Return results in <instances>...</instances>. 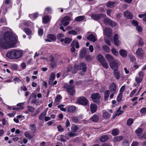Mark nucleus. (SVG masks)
<instances>
[{
	"instance_id": "obj_1",
	"label": "nucleus",
	"mask_w": 146,
	"mask_h": 146,
	"mask_svg": "<svg viewBox=\"0 0 146 146\" xmlns=\"http://www.w3.org/2000/svg\"><path fill=\"white\" fill-rule=\"evenodd\" d=\"M17 42L15 37L9 32L5 33L3 38L0 37V49L14 47Z\"/></svg>"
},
{
	"instance_id": "obj_2",
	"label": "nucleus",
	"mask_w": 146,
	"mask_h": 146,
	"mask_svg": "<svg viewBox=\"0 0 146 146\" xmlns=\"http://www.w3.org/2000/svg\"><path fill=\"white\" fill-rule=\"evenodd\" d=\"M23 52L21 50L13 49L9 51L6 54V56L12 59H17L21 57Z\"/></svg>"
},
{
	"instance_id": "obj_3",
	"label": "nucleus",
	"mask_w": 146,
	"mask_h": 146,
	"mask_svg": "<svg viewBox=\"0 0 146 146\" xmlns=\"http://www.w3.org/2000/svg\"><path fill=\"white\" fill-rule=\"evenodd\" d=\"M64 87L70 95L73 96L75 94V90L74 89L75 86L74 85L66 84Z\"/></svg>"
},
{
	"instance_id": "obj_4",
	"label": "nucleus",
	"mask_w": 146,
	"mask_h": 146,
	"mask_svg": "<svg viewBox=\"0 0 146 146\" xmlns=\"http://www.w3.org/2000/svg\"><path fill=\"white\" fill-rule=\"evenodd\" d=\"M97 60L100 62L102 65L105 68H108V65L104 58L101 54L98 55L97 58Z\"/></svg>"
},
{
	"instance_id": "obj_5",
	"label": "nucleus",
	"mask_w": 146,
	"mask_h": 146,
	"mask_svg": "<svg viewBox=\"0 0 146 146\" xmlns=\"http://www.w3.org/2000/svg\"><path fill=\"white\" fill-rule=\"evenodd\" d=\"M77 102L83 106L87 105L88 103V100L84 97H81L78 98L77 99Z\"/></svg>"
},
{
	"instance_id": "obj_6",
	"label": "nucleus",
	"mask_w": 146,
	"mask_h": 146,
	"mask_svg": "<svg viewBox=\"0 0 146 146\" xmlns=\"http://www.w3.org/2000/svg\"><path fill=\"white\" fill-rule=\"evenodd\" d=\"M106 15L102 13H100L99 14H93L91 15V18L92 19L96 20H100L102 18L105 17Z\"/></svg>"
},
{
	"instance_id": "obj_7",
	"label": "nucleus",
	"mask_w": 146,
	"mask_h": 146,
	"mask_svg": "<svg viewBox=\"0 0 146 146\" xmlns=\"http://www.w3.org/2000/svg\"><path fill=\"white\" fill-rule=\"evenodd\" d=\"M91 98L94 102L98 103L100 101V96L98 93H94L92 95Z\"/></svg>"
},
{
	"instance_id": "obj_8",
	"label": "nucleus",
	"mask_w": 146,
	"mask_h": 146,
	"mask_svg": "<svg viewBox=\"0 0 146 146\" xmlns=\"http://www.w3.org/2000/svg\"><path fill=\"white\" fill-rule=\"evenodd\" d=\"M70 20V18L68 16H66L62 20L61 23L64 26H66L69 24V21Z\"/></svg>"
},
{
	"instance_id": "obj_9",
	"label": "nucleus",
	"mask_w": 146,
	"mask_h": 146,
	"mask_svg": "<svg viewBox=\"0 0 146 146\" xmlns=\"http://www.w3.org/2000/svg\"><path fill=\"white\" fill-rule=\"evenodd\" d=\"M119 35L117 34H115L113 36V41L115 45L118 46L120 45L121 42L119 40Z\"/></svg>"
},
{
	"instance_id": "obj_10",
	"label": "nucleus",
	"mask_w": 146,
	"mask_h": 146,
	"mask_svg": "<svg viewBox=\"0 0 146 146\" xmlns=\"http://www.w3.org/2000/svg\"><path fill=\"white\" fill-rule=\"evenodd\" d=\"M86 64L83 63H81L78 65L77 66V69L78 70H82L83 72H85L86 71Z\"/></svg>"
},
{
	"instance_id": "obj_11",
	"label": "nucleus",
	"mask_w": 146,
	"mask_h": 146,
	"mask_svg": "<svg viewBox=\"0 0 146 146\" xmlns=\"http://www.w3.org/2000/svg\"><path fill=\"white\" fill-rule=\"evenodd\" d=\"M110 67L113 70H118V67L117 65V61L115 60L113 62H112L110 64Z\"/></svg>"
},
{
	"instance_id": "obj_12",
	"label": "nucleus",
	"mask_w": 146,
	"mask_h": 146,
	"mask_svg": "<svg viewBox=\"0 0 146 146\" xmlns=\"http://www.w3.org/2000/svg\"><path fill=\"white\" fill-rule=\"evenodd\" d=\"M104 23L106 25H109L110 26L113 25V23L112 20L108 18H105L103 20Z\"/></svg>"
},
{
	"instance_id": "obj_13",
	"label": "nucleus",
	"mask_w": 146,
	"mask_h": 146,
	"mask_svg": "<svg viewBox=\"0 0 146 146\" xmlns=\"http://www.w3.org/2000/svg\"><path fill=\"white\" fill-rule=\"evenodd\" d=\"M123 15L124 17L126 19H131L132 18V15L130 12L128 11H127L125 12H124Z\"/></svg>"
},
{
	"instance_id": "obj_14",
	"label": "nucleus",
	"mask_w": 146,
	"mask_h": 146,
	"mask_svg": "<svg viewBox=\"0 0 146 146\" xmlns=\"http://www.w3.org/2000/svg\"><path fill=\"white\" fill-rule=\"evenodd\" d=\"M66 109L68 112L74 113L76 109V107L74 106H68L66 107Z\"/></svg>"
},
{
	"instance_id": "obj_15",
	"label": "nucleus",
	"mask_w": 146,
	"mask_h": 146,
	"mask_svg": "<svg viewBox=\"0 0 146 146\" xmlns=\"http://www.w3.org/2000/svg\"><path fill=\"white\" fill-rule=\"evenodd\" d=\"M113 74L116 79L118 80L120 78V73L118 70H114L113 71Z\"/></svg>"
},
{
	"instance_id": "obj_16",
	"label": "nucleus",
	"mask_w": 146,
	"mask_h": 146,
	"mask_svg": "<svg viewBox=\"0 0 146 146\" xmlns=\"http://www.w3.org/2000/svg\"><path fill=\"white\" fill-rule=\"evenodd\" d=\"M104 32L105 35L107 36H109L111 33V30L109 27H106L104 29Z\"/></svg>"
},
{
	"instance_id": "obj_17",
	"label": "nucleus",
	"mask_w": 146,
	"mask_h": 146,
	"mask_svg": "<svg viewBox=\"0 0 146 146\" xmlns=\"http://www.w3.org/2000/svg\"><path fill=\"white\" fill-rule=\"evenodd\" d=\"M87 39L93 42H95L97 40L95 36L93 34H90L89 35L87 36Z\"/></svg>"
},
{
	"instance_id": "obj_18",
	"label": "nucleus",
	"mask_w": 146,
	"mask_h": 146,
	"mask_svg": "<svg viewBox=\"0 0 146 146\" xmlns=\"http://www.w3.org/2000/svg\"><path fill=\"white\" fill-rule=\"evenodd\" d=\"M86 54V50L85 48H84L80 50V56L81 58H84Z\"/></svg>"
},
{
	"instance_id": "obj_19",
	"label": "nucleus",
	"mask_w": 146,
	"mask_h": 146,
	"mask_svg": "<svg viewBox=\"0 0 146 146\" xmlns=\"http://www.w3.org/2000/svg\"><path fill=\"white\" fill-rule=\"evenodd\" d=\"M97 105L95 104H92L90 105V110L92 113H95L97 110Z\"/></svg>"
},
{
	"instance_id": "obj_20",
	"label": "nucleus",
	"mask_w": 146,
	"mask_h": 146,
	"mask_svg": "<svg viewBox=\"0 0 146 146\" xmlns=\"http://www.w3.org/2000/svg\"><path fill=\"white\" fill-rule=\"evenodd\" d=\"M136 54L137 55L142 57L143 55L144 51L141 48H139L136 51Z\"/></svg>"
},
{
	"instance_id": "obj_21",
	"label": "nucleus",
	"mask_w": 146,
	"mask_h": 146,
	"mask_svg": "<svg viewBox=\"0 0 146 146\" xmlns=\"http://www.w3.org/2000/svg\"><path fill=\"white\" fill-rule=\"evenodd\" d=\"M105 57L110 63L113 62V61L115 60L113 58L112 56L109 54L106 55Z\"/></svg>"
},
{
	"instance_id": "obj_22",
	"label": "nucleus",
	"mask_w": 146,
	"mask_h": 146,
	"mask_svg": "<svg viewBox=\"0 0 146 146\" xmlns=\"http://www.w3.org/2000/svg\"><path fill=\"white\" fill-rule=\"evenodd\" d=\"M102 112L103 113L102 116L104 118L108 119L110 117V115L109 113L106 110H103Z\"/></svg>"
},
{
	"instance_id": "obj_23",
	"label": "nucleus",
	"mask_w": 146,
	"mask_h": 146,
	"mask_svg": "<svg viewBox=\"0 0 146 146\" xmlns=\"http://www.w3.org/2000/svg\"><path fill=\"white\" fill-rule=\"evenodd\" d=\"M55 77V74L53 73H51L50 75L49 80L48 83L49 84H51L54 80Z\"/></svg>"
},
{
	"instance_id": "obj_24",
	"label": "nucleus",
	"mask_w": 146,
	"mask_h": 146,
	"mask_svg": "<svg viewBox=\"0 0 146 146\" xmlns=\"http://www.w3.org/2000/svg\"><path fill=\"white\" fill-rule=\"evenodd\" d=\"M110 90L112 91V92L114 93L115 92L116 88V86L114 83L111 84L110 85Z\"/></svg>"
},
{
	"instance_id": "obj_25",
	"label": "nucleus",
	"mask_w": 146,
	"mask_h": 146,
	"mask_svg": "<svg viewBox=\"0 0 146 146\" xmlns=\"http://www.w3.org/2000/svg\"><path fill=\"white\" fill-rule=\"evenodd\" d=\"M109 139L108 136L107 135H104L101 137L100 138V140L102 142H105Z\"/></svg>"
},
{
	"instance_id": "obj_26",
	"label": "nucleus",
	"mask_w": 146,
	"mask_h": 146,
	"mask_svg": "<svg viewBox=\"0 0 146 146\" xmlns=\"http://www.w3.org/2000/svg\"><path fill=\"white\" fill-rule=\"evenodd\" d=\"M119 53L123 57H125L127 55V53L125 50L123 49L120 50L119 51Z\"/></svg>"
},
{
	"instance_id": "obj_27",
	"label": "nucleus",
	"mask_w": 146,
	"mask_h": 146,
	"mask_svg": "<svg viewBox=\"0 0 146 146\" xmlns=\"http://www.w3.org/2000/svg\"><path fill=\"white\" fill-rule=\"evenodd\" d=\"M29 129L33 132L35 133L36 129V127L35 124H31L29 125Z\"/></svg>"
},
{
	"instance_id": "obj_28",
	"label": "nucleus",
	"mask_w": 146,
	"mask_h": 146,
	"mask_svg": "<svg viewBox=\"0 0 146 146\" xmlns=\"http://www.w3.org/2000/svg\"><path fill=\"white\" fill-rule=\"evenodd\" d=\"M85 18L84 16H78L75 18L74 21H76L79 22L83 21Z\"/></svg>"
},
{
	"instance_id": "obj_29",
	"label": "nucleus",
	"mask_w": 146,
	"mask_h": 146,
	"mask_svg": "<svg viewBox=\"0 0 146 146\" xmlns=\"http://www.w3.org/2000/svg\"><path fill=\"white\" fill-rule=\"evenodd\" d=\"M115 5V3L113 1H109L106 3L107 6L110 8L113 7Z\"/></svg>"
},
{
	"instance_id": "obj_30",
	"label": "nucleus",
	"mask_w": 146,
	"mask_h": 146,
	"mask_svg": "<svg viewBox=\"0 0 146 146\" xmlns=\"http://www.w3.org/2000/svg\"><path fill=\"white\" fill-rule=\"evenodd\" d=\"M99 119V117L97 115H94L91 117V119L94 122H97Z\"/></svg>"
},
{
	"instance_id": "obj_31",
	"label": "nucleus",
	"mask_w": 146,
	"mask_h": 146,
	"mask_svg": "<svg viewBox=\"0 0 146 146\" xmlns=\"http://www.w3.org/2000/svg\"><path fill=\"white\" fill-rule=\"evenodd\" d=\"M47 37L48 38L52 41L55 40L56 38L55 36L51 34H49L47 36Z\"/></svg>"
},
{
	"instance_id": "obj_32",
	"label": "nucleus",
	"mask_w": 146,
	"mask_h": 146,
	"mask_svg": "<svg viewBox=\"0 0 146 146\" xmlns=\"http://www.w3.org/2000/svg\"><path fill=\"white\" fill-rule=\"evenodd\" d=\"M46 111H44L40 115L39 119L40 120H43L44 117L46 115Z\"/></svg>"
},
{
	"instance_id": "obj_33",
	"label": "nucleus",
	"mask_w": 146,
	"mask_h": 146,
	"mask_svg": "<svg viewBox=\"0 0 146 146\" xmlns=\"http://www.w3.org/2000/svg\"><path fill=\"white\" fill-rule=\"evenodd\" d=\"M25 136L29 139H32L33 138V136L31 135L30 132L28 131H26L25 132Z\"/></svg>"
},
{
	"instance_id": "obj_34",
	"label": "nucleus",
	"mask_w": 146,
	"mask_h": 146,
	"mask_svg": "<svg viewBox=\"0 0 146 146\" xmlns=\"http://www.w3.org/2000/svg\"><path fill=\"white\" fill-rule=\"evenodd\" d=\"M119 132V129L116 128L112 130L111 134L113 136H115L118 135Z\"/></svg>"
},
{
	"instance_id": "obj_35",
	"label": "nucleus",
	"mask_w": 146,
	"mask_h": 146,
	"mask_svg": "<svg viewBox=\"0 0 146 146\" xmlns=\"http://www.w3.org/2000/svg\"><path fill=\"white\" fill-rule=\"evenodd\" d=\"M123 138L122 136H119L115 137L113 139V141L114 142H116L118 141H119L121 140Z\"/></svg>"
},
{
	"instance_id": "obj_36",
	"label": "nucleus",
	"mask_w": 146,
	"mask_h": 146,
	"mask_svg": "<svg viewBox=\"0 0 146 146\" xmlns=\"http://www.w3.org/2000/svg\"><path fill=\"white\" fill-rule=\"evenodd\" d=\"M78 127L76 125H74L71 127V129L74 133H76L77 130L79 129Z\"/></svg>"
},
{
	"instance_id": "obj_37",
	"label": "nucleus",
	"mask_w": 146,
	"mask_h": 146,
	"mask_svg": "<svg viewBox=\"0 0 146 146\" xmlns=\"http://www.w3.org/2000/svg\"><path fill=\"white\" fill-rule=\"evenodd\" d=\"M143 131V129L141 128H139L135 131V133L139 136V134L141 133Z\"/></svg>"
},
{
	"instance_id": "obj_38",
	"label": "nucleus",
	"mask_w": 146,
	"mask_h": 146,
	"mask_svg": "<svg viewBox=\"0 0 146 146\" xmlns=\"http://www.w3.org/2000/svg\"><path fill=\"white\" fill-rule=\"evenodd\" d=\"M27 108L28 111L31 112H33L35 110V108L34 107L30 106H27Z\"/></svg>"
},
{
	"instance_id": "obj_39",
	"label": "nucleus",
	"mask_w": 146,
	"mask_h": 146,
	"mask_svg": "<svg viewBox=\"0 0 146 146\" xmlns=\"http://www.w3.org/2000/svg\"><path fill=\"white\" fill-rule=\"evenodd\" d=\"M110 94V91L109 90H106L104 93V97L105 100H106Z\"/></svg>"
},
{
	"instance_id": "obj_40",
	"label": "nucleus",
	"mask_w": 146,
	"mask_h": 146,
	"mask_svg": "<svg viewBox=\"0 0 146 146\" xmlns=\"http://www.w3.org/2000/svg\"><path fill=\"white\" fill-rule=\"evenodd\" d=\"M38 14L36 13H35L30 14L29 15V17L32 19H35L36 17H38Z\"/></svg>"
},
{
	"instance_id": "obj_41",
	"label": "nucleus",
	"mask_w": 146,
	"mask_h": 146,
	"mask_svg": "<svg viewBox=\"0 0 146 146\" xmlns=\"http://www.w3.org/2000/svg\"><path fill=\"white\" fill-rule=\"evenodd\" d=\"M72 40V39L69 38H66L65 39L64 43L66 44H69Z\"/></svg>"
},
{
	"instance_id": "obj_42",
	"label": "nucleus",
	"mask_w": 146,
	"mask_h": 146,
	"mask_svg": "<svg viewBox=\"0 0 146 146\" xmlns=\"http://www.w3.org/2000/svg\"><path fill=\"white\" fill-rule=\"evenodd\" d=\"M104 51L109 52L110 51V49L109 47L106 45H104L102 47Z\"/></svg>"
},
{
	"instance_id": "obj_43",
	"label": "nucleus",
	"mask_w": 146,
	"mask_h": 146,
	"mask_svg": "<svg viewBox=\"0 0 146 146\" xmlns=\"http://www.w3.org/2000/svg\"><path fill=\"white\" fill-rule=\"evenodd\" d=\"M49 21V17L48 16H45L43 18V22L44 23H46Z\"/></svg>"
},
{
	"instance_id": "obj_44",
	"label": "nucleus",
	"mask_w": 146,
	"mask_h": 146,
	"mask_svg": "<svg viewBox=\"0 0 146 146\" xmlns=\"http://www.w3.org/2000/svg\"><path fill=\"white\" fill-rule=\"evenodd\" d=\"M122 94L119 93L117 97V100L118 102H120L122 100Z\"/></svg>"
},
{
	"instance_id": "obj_45",
	"label": "nucleus",
	"mask_w": 146,
	"mask_h": 146,
	"mask_svg": "<svg viewBox=\"0 0 146 146\" xmlns=\"http://www.w3.org/2000/svg\"><path fill=\"white\" fill-rule=\"evenodd\" d=\"M24 31L28 35H30L31 33L30 29L28 28H26L24 29Z\"/></svg>"
},
{
	"instance_id": "obj_46",
	"label": "nucleus",
	"mask_w": 146,
	"mask_h": 146,
	"mask_svg": "<svg viewBox=\"0 0 146 146\" xmlns=\"http://www.w3.org/2000/svg\"><path fill=\"white\" fill-rule=\"evenodd\" d=\"M68 34H72L73 35H76L78 34L77 32L74 30L69 31L68 32Z\"/></svg>"
},
{
	"instance_id": "obj_47",
	"label": "nucleus",
	"mask_w": 146,
	"mask_h": 146,
	"mask_svg": "<svg viewBox=\"0 0 146 146\" xmlns=\"http://www.w3.org/2000/svg\"><path fill=\"white\" fill-rule=\"evenodd\" d=\"M133 119L131 118L128 119L127 121V124L128 125H131L133 122Z\"/></svg>"
},
{
	"instance_id": "obj_48",
	"label": "nucleus",
	"mask_w": 146,
	"mask_h": 146,
	"mask_svg": "<svg viewBox=\"0 0 146 146\" xmlns=\"http://www.w3.org/2000/svg\"><path fill=\"white\" fill-rule=\"evenodd\" d=\"M143 80V78L140 77H136L135 78V81L137 83H141Z\"/></svg>"
},
{
	"instance_id": "obj_49",
	"label": "nucleus",
	"mask_w": 146,
	"mask_h": 146,
	"mask_svg": "<svg viewBox=\"0 0 146 146\" xmlns=\"http://www.w3.org/2000/svg\"><path fill=\"white\" fill-rule=\"evenodd\" d=\"M143 44V40L140 38H139V41L138 42L137 44V45L139 46H141Z\"/></svg>"
},
{
	"instance_id": "obj_50",
	"label": "nucleus",
	"mask_w": 146,
	"mask_h": 146,
	"mask_svg": "<svg viewBox=\"0 0 146 146\" xmlns=\"http://www.w3.org/2000/svg\"><path fill=\"white\" fill-rule=\"evenodd\" d=\"M111 51L113 54L116 56H117L118 54V52L116 51V49L114 48H112L111 49Z\"/></svg>"
},
{
	"instance_id": "obj_51",
	"label": "nucleus",
	"mask_w": 146,
	"mask_h": 146,
	"mask_svg": "<svg viewBox=\"0 0 146 146\" xmlns=\"http://www.w3.org/2000/svg\"><path fill=\"white\" fill-rule=\"evenodd\" d=\"M56 62L57 61L56 60L53 62H51L50 65H51V67L53 68L55 67L56 66Z\"/></svg>"
},
{
	"instance_id": "obj_52",
	"label": "nucleus",
	"mask_w": 146,
	"mask_h": 146,
	"mask_svg": "<svg viewBox=\"0 0 146 146\" xmlns=\"http://www.w3.org/2000/svg\"><path fill=\"white\" fill-rule=\"evenodd\" d=\"M57 128L58 131L60 132L63 131L64 130V129L62 127L61 125H59L57 126Z\"/></svg>"
},
{
	"instance_id": "obj_53",
	"label": "nucleus",
	"mask_w": 146,
	"mask_h": 146,
	"mask_svg": "<svg viewBox=\"0 0 146 146\" xmlns=\"http://www.w3.org/2000/svg\"><path fill=\"white\" fill-rule=\"evenodd\" d=\"M72 120L75 123L77 122L78 121V117L76 116H73L72 117Z\"/></svg>"
},
{
	"instance_id": "obj_54",
	"label": "nucleus",
	"mask_w": 146,
	"mask_h": 146,
	"mask_svg": "<svg viewBox=\"0 0 146 146\" xmlns=\"http://www.w3.org/2000/svg\"><path fill=\"white\" fill-rule=\"evenodd\" d=\"M92 59V57L90 55H87L86 57V60L88 62H89Z\"/></svg>"
},
{
	"instance_id": "obj_55",
	"label": "nucleus",
	"mask_w": 146,
	"mask_h": 146,
	"mask_svg": "<svg viewBox=\"0 0 146 146\" xmlns=\"http://www.w3.org/2000/svg\"><path fill=\"white\" fill-rule=\"evenodd\" d=\"M123 113V111L122 110L117 111L115 114V115L118 116Z\"/></svg>"
},
{
	"instance_id": "obj_56",
	"label": "nucleus",
	"mask_w": 146,
	"mask_h": 146,
	"mask_svg": "<svg viewBox=\"0 0 146 146\" xmlns=\"http://www.w3.org/2000/svg\"><path fill=\"white\" fill-rule=\"evenodd\" d=\"M61 98V97L59 95H58L56 96L55 98V102H59V100Z\"/></svg>"
},
{
	"instance_id": "obj_57",
	"label": "nucleus",
	"mask_w": 146,
	"mask_h": 146,
	"mask_svg": "<svg viewBox=\"0 0 146 146\" xmlns=\"http://www.w3.org/2000/svg\"><path fill=\"white\" fill-rule=\"evenodd\" d=\"M65 137L63 135H60V141L63 142H65L66 140L64 138Z\"/></svg>"
},
{
	"instance_id": "obj_58",
	"label": "nucleus",
	"mask_w": 146,
	"mask_h": 146,
	"mask_svg": "<svg viewBox=\"0 0 146 146\" xmlns=\"http://www.w3.org/2000/svg\"><path fill=\"white\" fill-rule=\"evenodd\" d=\"M68 135L70 137H75L76 135V134L73 132H69L68 133Z\"/></svg>"
},
{
	"instance_id": "obj_59",
	"label": "nucleus",
	"mask_w": 146,
	"mask_h": 146,
	"mask_svg": "<svg viewBox=\"0 0 146 146\" xmlns=\"http://www.w3.org/2000/svg\"><path fill=\"white\" fill-rule=\"evenodd\" d=\"M140 111L143 113H146V108H142L141 109Z\"/></svg>"
},
{
	"instance_id": "obj_60",
	"label": "nucleus",
	"mask_w": 146,
	"mask_h": 146,
	"mask_svg": "<svg viewBox=\"0 0 146 146\" xmlns=\"http://www.w3.org/2000/svg\"><path fill=\"white\" fill-rule=\"evenodd\" d=\"M131 23L133 25L135 26H138V22L137 21L135 20L133 21H132Z\"/></svg>"
},
{
	"instance_id": "obj_61",
	"label": "nucleus",
	"mask_w": 146,
	"mask_h": 146,
	"mask_svg": "<svg viewBox=\"0 0 146 146\" xmlns=\"http://www.w3.org/2000/svg\"><path fill=\"white\" fill-rule=\"evenodd\" d=\"M72 67L71 65H69L67 68V72H70L72 71Z\"/></svg>"
},
{
	"instance_id": "obj_62",
	"label": "nucleus",
	"mask_w": 146,
	"mask_h": 146,
	"mask_svg": "<svg viewBox=\"0 0 146 146\" xmlns=\"http://www.w3.org/2000/svg\"><path fill=\"white\" fill-rule=\"evenodd\" d=\"M70 122L68 119H67L65 122V127H66L70 126Z\"/></svg>"
},
{
	"instance_id": "obj_63",
	"label": "nucleus",
	"mask_w": 146,
	"mask_h": 146,
	"mask_svg": "<svg viewBox=\"0 0 146 146\" xmlns=\"http://www.w3.org/2000/svg\"><path fill=\"white\" fill-rule=\"evenodd\" d=\"M136 29L139 32H141L142 31V28L140 26H137L136 27Z\"/></svg>"
},
{
	"instance_id": "obj_64",
	"label": "nucleus",
	"mask_w": 146,
	"mask_h": 146,
	"mask_svg": "<svg viewBox=\"0 0 146 146\" xmlns=\"http://www.w3.org/2000/svg\"><path fill=\"white\" fill-rule=\"evenodd\" d=\"M89 49L91 52H92L94 51L93 46L92 45H90L89 46Z\"/></svg>"
}]
</instances>
